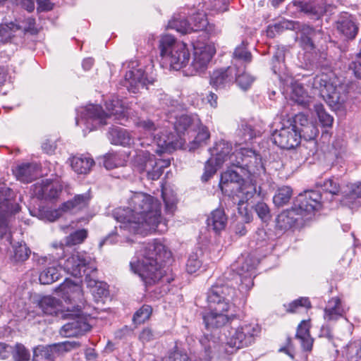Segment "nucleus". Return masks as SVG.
Masks as SVG:
<instances>
[{
    "label": "nucleus",
    "instance_id": "nucleus-1",
    "mask_svg": "<svg viewBox=\"0 0 361 361\" xmlns=\"http://www.w3.org/2000/svg\"><path fill=\"white\" fill-rule=\"evenodd\" d=\"M256 264L255 260L247 257L238 268V272L231 279L224 281L219 279L207 291V301L209 312L203 315V322L207 329H219L231 323L238 317L235 305L233 302L237 297L234 285L238 291L250 290L254 285ZM226 278V276H224Z\"/></svg>",
    "mask_w": 361,
    "mask_h": 361
},
{
    "label": "nucleus",
    "instance_id": "nucleus-2",
    "mask_svg": "<svg viewBox=\"0 0 361 361\" xmlns=\"http://www.w3.org/2000/svg\"><path fill=\"white\" fill-rule=\"evenodd\" d=\"M113 216L121 223V230L133 234L164 231L167 227L161 216L159 202L153 196L143 192L134 193L128 200V206L115 209Z\"/></svg>",
    "mask_w": 361,
    "mask_h": 361
},
{
    "label": "nucleus",
    "instance_id": "nucleus-3",
    "mask_svg": "<svg viewBox=\"0 0 361 361\" xmlns=\"http://www.w3.org/2000/svg\"><path fill=\"white\" fill-rule=\"evenodd\" d=\"M16 192L6 185H0V240L11 245L9 261L13 265L23 264L31 255V250L24 241L12 243V235L8 227V218L18 213L21 207Z\"/></svg>",
    "mask_w": 361,
    "mask_h": 361
},
{
    "label": "nucleus",
    "instance_id": "nucleus-4",
    "mask_svg": "<svg viewBox=\"0 0 361 361\" xmlns=\"http://www.w3.org/2000/svg\"><path fill=\"white\" fill-rule=\"evenodd\" d=\"M107 112L100 105L89 104L78 111L76 125L83 123L90 131L108 124L107 120L114 117L120 125L126 126L128 121L127 109L122 99L113 97L105 102Z\"/></svg>",
    "mask_w": 361,
    "mask_h": 361
},
{
    "label": "nucleus",
    "instance_id": "nucleus-5",
    "mask_svg": "<svg viewBox=\"0 0 361 361\" xmlns=\"http://www.w3.org/2000/svg\"><path fill=\"white\" fill-rule=\"evenodd\" d=\"M170 256L171 252L166 250L162 243H148L145 247L142 259L137 260V262H130V269L140 276L147 286L155 284L159 281L171 283L173 279L164 275L159 264L164 258H169Z\"/></svg>",
    "mask_w": 361,
    "mask_h": 361
},
{
    "label": "nucleus",
    "instance_id": "nucleus-6",
    "mask_svg": "<svg viewBox=\"0 0 361 361\" xmlns=\"http://www.w3.org/2000/svg\"><path fill=\"white\" fill-rule=\"evenodd\" d=\"M160 54L170 63L171 67L178 71L186 67L190 54L186 44L176 42L171 35H164L159 40Z\"/></svg>",
    "mask_w": 361,
    "mask_h": 361
},
{
    "label": "nucleus",
    "instance_id": "nucleus-7",
    "mask_svg": "<svg viewBox=\"0 0 361 361\" xmlns=\"http://www.w3.org/2000/svg\"><path fill=\"white\" fill-rule=\"evenodd\" d=\"M261 331V326L256 322H245L236 328H231L226 336V345L233 350L229 351L226 349L227 353H233L252 345L260 336Z\"/></svg>",
    "mask_w": 361,
    "mask_h": 361
},
{
    "label": "nucleus",
    "instance_id": "nucleus-8",
    "mask_svg": "<svg viewBox=\"0 0 361 361\" xmlns=\"http://www.w3.org/2000/svg\"><path fill=\"white\" fill-rule=\"evenodd\" d=\"M313 87L319 90L321 97L332 109H338L345 101V95L340 92L341 87L334 85L327 75L314 78Z\"/></svg>",
    "mask_w": 361,
    "mask_h": 361
},
{
    "label": "nucleus",
    "instance_id": "nucleus-9",
    "mask_svg": "<svg viewBox=\"0 0 361 361\" xmlns=\"http://www.w3.org/2000/svg\"><path fill=\"white\" fill-rule=\"evenodd\" d=\"M61 266L65 272L75 278L85 277L97 267L95 260L85 252L72 255Z\"/></svg>",
    "mask_w": 361,
    "mask_h": 361
},
{
    "label": "nucleus",
    "instance_id": "nucleus-10",
    "mask_svg": "<svg viewBox=\"0 0 361 361\" xmlns=\"http://www.w3.org/2000/svg\"><path fill=\"white\" fill-rule=\"evenodd\" d=\"M297 126L293 123V118L284 121L279 130L271 135L273 142L281 149H292L300 143V137Z\"/></svg>",
    "mask_w": 361,
    "mask_h": 361
},
{
    "label": "nucleus",
    "instance_id": "nucleus-11",
    "mask_svg": "<svg viewBox=\"0 0 361 361\" xmlns=\"http://www.w3.org/2000/svg\"><path fill=\"white\" fill-rule=\"evenodd\" d=\"M81 307L77 305L75 311L67 310V313L62 315L68 319L69 322L65 324L60 330V334L64 337H78L84 335L90 331L91 326L86 319L80 315Z\"/></svg>",
    "mask_w": 361,
    "mask_h": 361
},
{
    "label": "nucleus",
    "instance_id": "nucleus-12",
    "mask_svg": "<svg viewBox=\"0 0 361 361\" xmlns=\"http://www.w3.org/2000/svg\"><path fill=\"white\" fill-rule=\"evenodd\" d=\"M154 81L155 78L152 76H148L142 68H133L126 73L124 78L119 82L118 88L124 87L129 93L136 94L140 88L152 85Z\"/></svg>",
    "mask_w": 361,
    "mask_h": 361
},
{
    "label": "nucleus",
    "instance_id": "nucleus-13",
    "mask_svg": "<svg viewBox=\"0 0 361 361\" xmlns=\"http://www.w3.org/2000/svg\"><path fill=\"white\" fill-rule=\"evenodd\" d=\"M320 191L310 190L300 193L293 202V208L300 216L313 214L322 207Z\"/></svg>",
    "mask_w": 361,
    "mask_h": 361
},
{
    "label": "nucleus",
    "instance_id": "nucleus-14",
    "mask_svg": "<svg viewBox=\"0 0 361 361\" xmlns=\"http://www.w3.org/2000/svg\"><path fill=\"white\" fill-rule=\"evenodd\" d=\"M296 28L299 30L300 44L305 50H314L323 42H326V35L322 27H314L309 24L299 23Z\"/></svg>",
    "mask_w": 361,
    "mask_h": 361
},
{
    "label": "nucleus",
    "instance_id": "nucleus-15",
    "mask_svg": "<svg viewBox=\"0 0 361 361\" xmlns=\"http://www.w3.org/2000/svg\"><path fill=\"white\" fill-rule=\"evenodd\" d=\"M214 54V49L210 46L195 48L193 60L185 71L186 75H194L204 73Z\"/></svg>",
    "mask_w": 361,
    "mask_h": 361
},
{
    "label": "nucleus",
    "instance_id": "nucleus-16",
    "mask_svg": "<svg viewBox=\"0 0 361 361\" xmlns=\"http://www.w3.org/2000/svg\"><path fill=\"white\" fill-rule=\"evenodd\" d=\"M293 118V123L297 126V131H298L300 140L304 139L309 141L310 145H312L314 150L316 148L315 138L319 134L317 127L311 121H309L307 116L303 114H298L295 115Z\"/></svg>",
    "mask_w": 361,
    "mask_h": 361
},
{
    "label": "nucleus",
    "instance_id": "nucleus-17",
    "mask_svg": "<svg viewBox=\"0 0 361 361\" xmlns=\"http://www.w3.org/2000/svg\"><path fill=\"white\" fill-rule=\"evenodd\" d=\"M238 73L235 66H228L214 70L210 75L209 84L216 90L229 87L233 84Z\"/></svg>",
    "mask_w": 361,
    "mask_h": 361
},
{
    "label": "nucleus",
    "instance_id": "nucleus-18",
    "mask_svg": "<svg viewBox=\"0 0 361 361\" xmlns=\"http://www.w3.org/2000/svg\"><path fill=\"white\" fill-rule=\"evenodd\" d=\"M108 139L112 145H121L123 147L130 146L132 144L135 147L139 146L144 147L145 145H149V143L145 144L140 139L134 142L133 137L130 133L125 128L121 127L111 128L107 133Z\"/></svg>",
    "mask_w": 361,
    "mask_h": 361
},
{
    "label": "nucleus",
    "instance_id": "nucleus-19",
    "mask_svg": "<svg viewBox=\"0 0 361 361\" xmlns=\"http://www.w3.org/2000/svg\"><path fill=\"white\" fill-rule=\"evenodd\" d=\"M293 4L299 11L314 20H319L326 11L325 4L322 1H294Z\"/></svg>",
    "mask_w": 361,
    "mask_h": 361
},
{
    "label": "nucleus",
    "instance_id": "nucleus-20",
    "mask_svg": "<svg viewBox=\"0 0 361 361\" xmlns=\"http://www.w3.org/2000/svg\"><path fill=\"white\" fill-rule=\"evenodd\" d=\"M81 346L79 341H64L55 343L51 345H38L36 348H40V353H46L43 357L44 361H55L56 355L59 353L68 352L72 350L78 349Z\"/></svg>",
    "mask_w": 361,
    "mask_h": 361
},
{
    "label": "nucleus",
    "instance_id": "nucleus-21",
    "mask_svg": "<svg viewBox=\"0 0 361 361\" xmlns=\"http://www.w3.org/2000/svg\"><path fill=\"white\" fill-rule=\"evenodd\" d=\"M235 192L241 194L242 199L239 200L238 203V209L239 214L243 217L245 222L248 223L252 220V214L249 212L246 207H243L245 201L251 199L256 193V186L250 182H243L239 185Z\"/></svg>",
    "mask_w": 361,
    "mask_h": 361
},
{
    "label": "nucleus",
    "instance_id": "nucleus-22",
    "mask_svg": "<svg viewBox=\"0 0 361 361\" xmlns=\"http://www.w3.org/2000/svg\"><path fill=\"white\" fill-rule=\"evenodd\" d=\"M243 180L238 172L232 169H228L221 174L219 185L223 194L231 195L235 192Z\"/></svg>",
    "mask_w": 361,
    "mask_h": 361
},
{
    "label": "nucleus",
    "instance_id": "nucleus-23",
    "mask_svg": "<svg viewBox=\"0 0 361 361\" xmlns=\"http://www.w3.org/2000/svg\"><path fill=\"white\" fill-rule=\"evenodd\" d=\"M200 124L201 120L197 114H181L176 118L174 129L181 136L186 132H195Z\"/></svg>",
    "mask_w": 361,
    "mask_h": 361
},
{
    "label": "nucleus",
    "instance_id": "nucleus-24",
    "mask_svg": "<svg viewBox=\"0 0 361 361\" xmlns=\"http://www.w3.org/2000/svg\"><path fill=\"white\" fill-rule=\"evenodd\" d=\"M135 152L131 159L132 166L135 171L143 176L147 169L152 166L155 155L147 150L139 149L138 147Z\"/></svg>",
    "mask_w": 361,
    "mask_h": 361
},
{
    "label": "nucleus",
    "instance_id": "nucleus-25",
    "mask_svg": "<svg viewBox=\"0 0 361 361\" xmlns=\"http://www.w3.org/2000/svg\"><path fill=\"white\" fill-rule=\"evenodd\" d=\"M199 342L202 348L200 361H211L217 351L219 338L212 334H204Z\"/></svg>",
    "mask_w": 361,
    "mask_h": 361
},
{
    "label": "nucleus",
    "instance_id": "nucleus-26",
    "mask_svg": "<svg viewBox=\"0 0 361 361\" xmlns=\"http://www.w3.org/2000/svg\"><path fill=\"white\" fill-rule=\"evenodd\" d=\"M338 30L347 39H353L358 32L354 18L348 13H341L336 22Z\"/></svg>",
    "mask_w": 361,
    "mask_h": 361
},
{
    "label": "nucleus",
    "instance_id": "nucleus-27",
    "mask_svg": "<svg viewBox=\"0 0 361 361\" xmlns=\"http://www.w3.org/2000/svg\"><path fill=\"white\" fill-rule=\"evenodd\" d=\"M207 226L209 231L219 234L224 231L228 223V216L223 208H216L213 210L207 219Z\"/></svg>",
    "mask_w": 361,
    "mask_h": 361
},
{
    "label": "nucleus",
    "instance_id": "nucleus-28",
    "mask_svg": "<svg viewBox=\"0 0 361 361\" xmlns=\"http://www.w3.org/2000/svg\"><path fill=\"white\" fill-rule=\"evenodd\" d=\"M84 282L86 283L87 286L90 288L96 300H99L100 298L108 295L109 290L107 288V284L97 279V268L94 271H92V273L87 274L84 279Z\"/></svg>",
    "mask_w": 361,
    "mask_h": 361
},
{
    "label": "nucleus",
    "instance_id": "nucleus-29",
    "mask_svg": "<svg viewBox=\"0 0 361 361\" xmlns=\"http://www.w3.org/2000/svg\"><path fill=\"white\" fill-rule=\"evenodd\" d=\"M17 180L31 183L38 176V166L34 163H23L13 171Z\"/></svg>",
    "mask_w": 361,
    "mask_h": 361
},
{
    "label": "nucleus",
    "instance_id": "nucleus-30",
    "mask_svg": "<svg viewBox=\"0 0 361 361\" xmlns=\"http://www.w3.org/2000/svg\"><path fill=\"white\" fill-rule=\"evenodd\" d=\"M211 155L214 158L216 166H221L225 161H229V156L231 154V144L224 140L216 142L212 148L209 149Z\"/></svg>",
    "mask_w": 361,
    "mask_h": 361
},
{
    "label": "nucleus",
    "instance_id": "nucleus-31",
    "mask_svg": "<svg viewBox=\"0 0 361 361\" xmlns=\"http://www.w3.org/2000/svg\"><path fill=\"white\" fill-rule=\"evenodd\" d=\"M298 212L292 206L290 209L283 211L276 219V228L281 231L291 228L298 221Z\"/></svg>",
    "mask_w": 361,
    "mask_h": 361
},
{
    "label": "nucleus",
    "instance_id": "nucleus-32",
    "mask_svg": "<svg viewBox=\"0 0 361 361\" xmlns=\"http://www.w3.org/2000/svg\"><path fill=\"white\" fill-rule=\"evenodd\" d=\"M37 305L44 314L48 315H58L61 308L60 300L50 295L41 297Z\"/></svg>",
    "mask_w": 361,
    "mask_h": 361
},
{
    "label": "nucleus",
    "instance_id": "nucleus-33",
    "mask_svg": "<svg viewBox=\"0 0 361 361\" xmlns=\"http://www.w3.org/2000/svg\"><path fill=\"white\" fill-rule=\"evenodd\" d=\"M252 155H255V152L251 149L235 150L229 156V164L241 169L249 168L250 161L248 159L252 157Z\"/></svg>",
    "mask_w": 361,
    "mask_h": 361
},
{
    "label": "nucleus",
    "instance_id": "nucleus-34",
    "mask_svg": "<svg viewBox=\"0 0 361 361\" xmlns=\"http://www.w3.org/2000/svg\"><path fill=\"white\" fill-rule=\"evenodd\" d=\"M170 165V159H157L156 157H154L152 166L147 169L143 176L149 180H158L163 174L164 169L169 167Z\"/></svg>",
    "mask_w": 361,
    "mask_h": 361
},
{
    "label": "nucleus",
    "instance_id": "nucleus-35",
    "mask_svg": "<svg viewBox=\"0 0 361 361\" xmlns=\"http://www.w3.org/2000/svg\"><path fill=\"white\" fill-rule=\"evenodd\" d=\"M56 291L61 293L63 298L71 302L76 297L81 295L80 287L72 280L66 279L56 288Z\"/></svg>",
    "mask_w": 361,
    "mask_h": 361
},
{
    "label": "nucleus",
    "instance_id": "nucleus-36",
    "mask_svg": "<svg viewBox=\"0 0 361 361\" xmlns=\"http://www.w3.org/2000/svg\"><path fill=\"white\" fill-rule=\"evenodd\" d=\"M247 45L248 42L246 40H243L241 43L235 48L232 56V61L235 63V67L236 63H240L244 65L243 68H245L246 64L251 63L252 55L248 50Z\"/></svg>",
    "mask_w": 361,
    "mask_h": 361
},
{
    "label": "nucleus",
    "instance_id": "nucleus-37",
    "mask_svg": "<svg viewBox=\"0 0 361 361\" xmlns=\"http://www.w3.org/2000/svg\"><path fill=\"white\" fill-rule=\"evenodd\" d=\"M94 164V160L84 155L75 156L71 160V166L75 172L80 174L89 173Z\"/></svg>",
    "mask_w": 361,
    "mask_h": 361
},
{
    "label": "nucleus",
    "instance_id": "nucleus-38",
    "mask_svg": "<svg viewBox=\"0 0 361 361\" xmlns=\"http://www.w3.org/2000/svg\"><path fill=\"white\" fill-rule=\"evenodd\" d=\"M343 313L341 300L338 298H333L328 302L324 309V318L329 321L337 320L343 316Z\"/></svg>",
    "mask_w": 361,
    "mask_h": 361
},
{
    "label": "nucleus",
    "instance_id": "nucleus-39",
    "mask_svg": "<svg viewBox=\"0 0 361 361\" xmlns=\"http://www.w3.org/2000/svg\"><path fill=\"white\" fill-rule=\"evenodd\" d=\"M91 198L90 191L80 195H76L73 200H68L61 205V210L68 212L73 209H80L86 207Z\"/></svg>",
    "mask_w": 361,
    "mask_h": 361
},
{
    "label": "nucleus",
    "instance_id": "nucleus-40",
    "mask_svg": "<svg viewBox=\"0 0 361 361\" xmlns=\"http://www.w3.org/2000/svg\"><path fill=\"white\" fill-rule=\"evenodd\" d=\"M298 25V22L283 20L274 24L269 25L267 29V34L269 37L274 38L276 35L283 32L284 30L296 29Z\"/></svg>",
    "mask_w": 361,
    "mask_h": 361
},
{
    "label": "nucleus",
    "instance_id": "nucleus-41",
    "mask_svg": "<svg viewBox=\"0 0 361 361\" xmlns=\"http://www.w3.org/2000/svg\"><path fill=\"white\" fill-rule=\"evenodd\" d=\"M61 266H51L45 268L41 271L39 280L42 284L48 285L59 279L61 276Z\"/></svg>",
    "mask_w": 361,
    "mask_h": 361
},
{
    "label": "nucleus",
    "instance_id": "nucleus-42",
    "mask_svg": "<svg viewBox=\"0 0 361 361\" xmlns=\"http://www.w3.org/2000/svg\"><path fill=\"white\" fill-rule=\"evenodd\" d=\"M167 27L185 35L191 31V23L188 21L185 15L178 14L169 20Z\"/></svg>",
    "mask_w": 361,
    "mask_h": 361
},
{
    "label": "nucleus",
    "instance_id": "nucleus-43",
    "mask_svg": "<svg viewBox=\"0 0 361 361\" xmlns=\"http://www.w3.org/2000/svg\"><path fill=\"white\" fill-rule=\"evenodd\" d=\"M285 48L277 47L272 56L271 69L276 75H280L285 69Z\"/></svg>",
    "mask_w": 361,
    "mask_h": 361
},
{
    "label": "nucleus",
    "instance_id": "nucleus-44",
    "mask_svg": "<svg viewBox=\"0 0 361 361\" xmlns=\"http://www.w3.org/2000/svg\"><path fill=\"white\" fill-rule=\"evenodd\" d=\"M293 195V190L290 186L279 188L273 197V202L277 207H281L287 204Z\"/></svg>",
    "mask_w": 361,
    "mask_h": 361
},
{
    "label": "nucleus",
    "instance_id": "nucleus-45",
    "mask_svg": "<svg viewBox=\"0 0 361 361\" xmlns=\"http://www.w3.org/2000/svg\"><path fill=\"white\" fill-rule=\"evenodd\" d=\"M61 189L58 185L49 182L42 185L39 190V195L46 200H52L59 197Z\"/></svg>",
    "mask_w": 361,
    "mask_h": 361
},
{
    "label": "nucleus",
    "instance_id": "nucleus-46",
    "mask_svg": "<svg viewBox=\"0 0 361 361\" xmlns=\"http://www.w3.org/2000/svg\"><path fill=\"white\" fill-rule=\"evenodd\" d=\"M313 108L320 124L323 127H331L334 118L326 111L324 105L320 103H316L314 104Z\"/></svg>",
    "mask_w": 361,
    "mask_h": 361
},
{
    "label": "nucleus",
    "instance_id": "nucleus-47",
    "mask_svg": "<svg viewBox=\"0 0 361 361\" xmlns=\"http://www.w3.org/2000/svg\"><path fill=\"white\" fill-rule=\"evenodd\" d=\"M20 29V26L10 22L0 25V37L4 43L11 40L14 37V33Z\"/></svg>",
    "mask_w": 361,
    "mask_h": 361
},
{
    "label": "nucleus",
    "instance_id": "nucleus-48",
    "mask_svg": "<svg viewBox=\"0 0 361 361\" xmlns=\"http://www.w3.org/2000/svg\"><path fill=\"white\" fill-rule=\"evenodd\" d=\"M195 133H197V135L193 141L190 143V149H195L201 145L205 143L210 137V133L208 128L203 126L202 123L200 124V126L197 128V130Z\"/></svg>",
    "mask_w": 361,
    "mask_h": 361
},
{
    "label": "nucleus",
    "instance_id": "nucleus-49",
    "mask_svg": "<svg viewBox=\"0 0 361 361\" xmlns=\"http://www.w3.org/2000/svg\"><path fill=\"white\" fill-rule=\"evenodd\" d=\"M152 313V307L149 305H143L137 310L133 317L135 324H141L148 320Z\"/></svg>",
    "mask_w": 361,
    "mask_h": 361
},
{
    "label": "nucleus",
    "instance_id": "nucleus-50",
    "mask_svg": "<svg viewBox=\"0 0 361 361\" xmlns=\"http://www.w3.org/2000/svg\"><path fill=\"white\" fill-rule=\"evenodd\" d=\"M11 355L14 361H29L30 360V351L22 343H16L13 346Z\"/></svg>",
    "mask_w": 361,
    "mask_h": 361
},
{
    "label": "nucleus",
    "instance_id": "nucleus-51",
    "mask_svg": "<svg viewBox=\"0 0 361 361\" xmlns=\"http://www.w3.org/2000/svg\"><path fill=\"white\" fill-rule=\"evenodd\" d=\"M317 185L319 186L323 191L334 195H338L341 191L339 183L333 178L326 179L323 182H318L317 183Z\"/></svg>",
    "mask_w": 361,
    "mask_h": 361
},
{
    "label": "nucleus",
    "instance_id": "nucleus-52",
    "mask_svg": "<svg viewBox=\"0 0 361 361\" xmlns=\"http://www.w3.org/2000/svg\"><path fill=\"white\" fill-rule=\"evenodd\" d=\"M87 237V231L85 228L77 230L66 237L67 245H75L82 243Z\"/></svg>",
    "mask_w": 361,
    "mask_h": 361
},
{
    "label": "nucleus",
    "instance_id": "nucleus-53",
    "mask_svg": "<svg viewBox=\"0 0 361 361\" xmlns=\"http://www.w3.org/2000/svg\"><path fill=\"white\" fill-rule=\"evenodd\" d=\"M240 71L238 69V73L234 82H235L242 90H247L251 87L255 78L244 71L241 73H240Z\"/></svg>",
    "mask_w": 361,
    "mask_h": 361
},
{
    "label": "nucleus",
    "instance_id": "nucleus-54",
    "mask_svg": "<svg viewBox=\"0 0 361 361\" xmlns=\"http://www.w3.org/2000/svg\"><path fill=\"white\" fill-rule=\"evenodd\" d=\"M220 166H216L213 157L209 159L204 164V173L201 176L202 181L207 182L216 173L217 167Z\"/></svg>",
    "mask_w": 361,
    "mask_h": 361
},
{
    "label": "nucleus",
    "instance_id": "nucleus-55",
    "mask_svg": "<svg viewBox=\"0 0 361 361\" xmlns=\"http://www.w3.org/2000/svg\"><path fill=\"white\" fill-rule=\"evenodd\" d=\"M239 133L243 140L247 142L255 137L259 132H257L250 123H242L239 128Z\"/></svg>",
    "mask_w": 361,
    "mask_h": 361
},
{
    "label": "nucleus",
    "instance_id": "nucleus-56",
    "mask_svg": "<svg viewBox=\"0 0 361 361\" xmlns=\"http://www.w3.org/2000/svg\"><path fill=\"white\" fill-rule=\"evenodd\" d=\"M202 266V260L200 259L198 253L190 254L186 263V271L189 274L195 273Z\"/></svg>",
    "mask_w": 361,
    "mask_h": 361
},
{
    "label": "nucleus",
    "instance_id": "nucleus-57",
    "mask_svg": "<svg viewBox=\"0 0 361 361\" xmlns=\"http://www.w3.org/2000/svg\"><path fill=\"white\" fill-rule=\"evenodd\" d=\"M255 211L259 218L264 223L267 222L271 219L270 210L267 204L264 202H260L256 204L254 207Z\"/></svg>",
    "mask_w": 361,
    "mask_h": 361
},
{
    "label": "nucleus",
    "instance_id": "nucleus-58",
    "mask_svg": "<svg viewBox=\"0 0 361 361\" xmlns=\"http://www.w3.org/2000/svg\"><path fill=\"white\" fill-rule=\"evenodd\" d=\"M193 25H191V31H199L206 28L208 22L204 14L197 13L191 18Z\"/></svg>",
    "mask_w": 361,
    "mask_h": 361
},
{
    "label": "nucleus",
    "instance_id": "nucleus-59",
    "mask_svg": "<svg viewBox=\"0 0 361 361\" xmlns=\"http://www.w3.org/2000/svg\"><path fill=\"white\" fill-rule=\"evenodd\" d=\"M300 307H305L307 309L311 307V302L308 298H300L290 302L288 304L287 311L294 313Z\"/></svg>",
    "mask_w": 361,
    "mask_h": 361
},
{
    "label": "nucleus",
    "instance_id": "nucleus-60",
    "mask_svg": "<svg viewBox=\"0 0 361 361\" xmlns=\"http://www.w3.org/2000/svg\"><path fill=\"white\" fill-rule=\"evenodd\" d=\"M349 69L353 71L357 78L361 80V44L355 59L349 63Z\"/></svg>",
    "mask_w": 361,
    "mask_h": 361
},
{
    "label": "nucleus",
    "instance_id": "nucleus-61",
    "mask_svg": "<svg viewBox=\"0 0 361 361\" xmlns=\"http://www.w3.org/2000/svg\"><path fill=\"white\" fill-rule=\"evenodd\" d=\"M103 164L106 169L111 170L120 166L121 161L116 154L109 153L104 157Z\"/></svg>",
    "mask_w": 361,
    "mask_h": 361
},
{
    "label": "nucleus",
    "instance_id": "nucleus-62",
    "mask_svg": "<svg viewBox=\"0 0 361 361\" xmlns=\"http://www.w3.org/2000/svg\"><path fill=\"white\" fill-rule=\"evenodd\" d=\"M310 321L302 320L298 326L295 338L299 340L311 336L310 334Z\"/></svg>",
    "mask_w": 361,
    "mask_h": 361
},
{
    "label": "nucleus",
    "instance_id": "nucleus-63",
    "mask_svg": "<svg viewBox=\"0 0 361 361\" xmlns=\"http://www.w3.org/2000/svg\"><path fill=\"white\" fill-rule=\"evenodd\" d=\"M160 336V333L153 331L151 328H145L140 334V339L142 342H149Z\"/></svg>",
    "mask_w": 361,
    "mask_h": 361
},
{
    "label": "nucleus",
    "instance_id": "nucleus-64",
    "mask_svg": "<svg viewBox=\"0 0 361 361\" xmlns=\"http://www.w3.org/2000/svg\"><path fill=\"white\" fill-rule=\"evenodd\" d=\"M303 93H304L303 87L300 85V86L298 85V86L295 87L293 90V98L295 99V101L297 103L306 107V106H308L309 104H308L307 102L303 97V96H302Z\"/></svg>",
    "mask_w": 361,
    "mask_h": 361
}]
</instances>
